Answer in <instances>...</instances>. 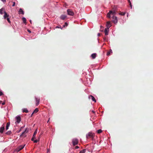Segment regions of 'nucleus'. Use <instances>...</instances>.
I'll return each mask as SVG.
<instances>
[{
	"mask_svg": "<svg viewBox=\"0 0 153 153\" xmlns=\"http://www.w3.org/2000/svg\"><path fill=\"white\" fill-rule=\"evenodd\" d=\"M38 140L36 139V140H34L33 142L34 143H37L38 142Z\"/></svg>",
	"mask_w": 153,
	"mask_h": 153,
	"instance_id": "nucleus-32",
	"label": "nucleus"
},
{
	"mask_svg": "<svg viewBox=\"0 0 153 153\" xmlns=\"http://www.w3.org/2000/svg\"><path fill=\"white\" fill-rule=\"evenodd\" d=\"M4 10V9L3 8H2L0 9V14H3V11Z\"/></svg>",
	"mask_w": 153,
	"mask_h": 153,
	"instance_id": "nucleus-23",
	"label": "nucleus"
},
{
	"mask_svg": "<svg viewBox=\"0 0 153 153\" xmlns=\"http://www.w3.org/2000/svg\"><path fill=\"white\" fill-rule=\"evenodd\" d=\"M128 2L129 3H131V1L130 0H127Z\"/></svg>",
	"mask_w": 153,
	"mask_h": 153,
	"instance_id": "nucleus-38",
	"label": "nucleus"
},
{
	"mask_svg": "<svg viewBox=\"0 0 153 153\" xmlns=\"http://www.w3.org/2000/svg\"><path fill=\"white\" fill-rule=\"evenodd\" d=\"M94 135L95 134L94 133L90 132L86 134V137L87 139H88L89 137L93 138Z\"/></svg>",
	"mask_w": 153,
	"mask_h": 153,
	"instance_id": "nucleus-1",
	"label": "nucleus"
},
{
	"mask_svg": "<svg viewBox=\"0 0 153 153\" xmlns=\"http://www.w3.org/2000/svg\"><path fill=\"white\" fill-rule=\"evenodd\" d=\"M129 5L131 7V9H132V4H131V2L130 3H129Z\"/></svg>",
	"mask_w": 153,
	"mask_h": 153,
	"instance_id": "nucleus-35",
	"label": "nucleus"
},
{
	"mask_svg": "<svg viewBox=\"0 0 153 153\" xmlns=\"http://www.w3.org/2000/svg\"><path fill=\"white\" fill-rule=\"evenodd\" d=\"M112 22H114V24H116L118 22V20L117 19V17L116 16H113L112 17Z\"/></svg>",
	"mask_w": 153,
	"mask_h": 153,
	"instance_id": "nucleus-7",
	"label": "nucleus"
},
{
	"mask_svg": "<svg viewBox=\"0 0 153 153\" xmlns=\"http://www.w3.org/2000/svg\"><path fill=\"white\" fill-rule=\"evenodd\" d=\"M39 111V109L37 108H36L33 111L34 113H37Z\"/></svg>",
	"mask_w": 153,
	"mask_h": 153,
	"instance_id": "nucleus-24",
	"label": "nucleus"
},
{
	"mask_svg": "<svg viewBox=\"0 0 153 153\" xmlns=\"http://www.w3.org/2000/svg\"><path fill=\"white\" fill-rule=\"evenodd\" d=\"M79 148V147L78 146H76L75 147V148L76 149H78Z\"/></svg>",
	"mask_w": 153,
	"mask_h": 153,
	"instance_id": "nucleus-42",
	"label": "nucleus"
},
{
	"mask_svg": "<svg viewBox=\"0 0 153 153\" xmlns=\"http://www.w3.org/2000/svg\"><path fill=\"white\" fill-rule=\"evenodd\" d=\"M67 14L70 16H73L74 15V13L72 10L70 9H68L67 10Z\"/></svg>",
	"mask_w": 153,
	"mask_h": 153,
	"instance_id": "nucleus-5",
	"label": "nucleus"
},
{
	"mask_svg": "<svg viewBox=\"0 0 153 153\" xmlns=\"http://www.w3.org/2000/svg\"><path fill=\"white\" fill-rule=\"evenodd\" d=\"M4 3L6 2V0H1Z\"/></svg>",
	"mask_w": 153,
	"mask_h": 153,
	"instance_id": "nucleus-37",
	"label": "nucleus"
},
{
	"mask_svg": "<svg viewBox=\"0 0 153 153\" xmlns=\"http://www.w3.org/2000/svg\"><path fill=\"white\" fill-rule=\"evenodd\" d=\"M101 29L102 28H103V27L102 26H100Z\"/></svg>",
	"mask_w": 153,
	"mask_h": 153,
	"instance_id": "nucleus-47",
	"label": "nucleus"
},
{
	"mask_svg": "<svg viewBox=\"0 0 153 153\" xmlns=\"http://www.w3.org/2000/svg\"><path fill=\"white\" fill-rule=\"evenodd\" d=\"M128 16V13H127V16Z\"/></svg>",
	"mask_w": 153,
	"mask_h": 153,
	"instance_id": "nucleus-52",
	"label": "nucleus"
},
{
	"mask_svg": "<svg viewBox=\"0 0 153 153\" xmlns=\"http://www.w3.org/2000/svg\"><path fill=\"white\" fill-rule=\"evenodd\" d=\"M102 131L101 129H98L97 131V132L98 134H100L102 132Z\"/></svg>",
	"mask_w": 153,
	"mask_h": 153,
	"instance_id": "nucleus-26",
	"label": "nucleus"
},
{
	"mask_svg": "<svg viewBox=\"0 0 153 153\" xmlns=\"http://www.w3.org/2000/svg\"><path fill=\"white\" fill-rule=\"evenodd\" d=\"M109 28L107 27H106L105 29L104 32L105 35H108L109 32Z\"/></svg>",
	"mask_w": 153,
	"mask_h": 153,
	"instance_id": "nucleus-11",
	"label": "nucleus"
},
{
	"mask_svg": "<svg viewBox=\"0 0 153 153\" xmlns=\"http://www.w3.org/2000/svg\"><path fill=\"white\" fill-rule=\"evenodd\" d=\"M5 104V103L4 102H2L1 104L2 105H4Z\"/></svg>",
	"mask_w": 153,
	"mask_h": 153,
	"instance_id": "nucleus-44",
	"label": "nucleus"
},
{
	"mask_svg": "<svg viewBox=\"0 0 153 153\" xmlns=\"http://www.w3.org/2000/svg\"><path fill=\"white\" fill-rule=\"evenodd\" d=\"M103 39H104V41H106V38H105V37H104V38H103Z\"/></svg>",
	"mask_w": 153,
	"mask_h": 153,
	"instance_id": "nucleus-41",
	"label": "nucleus"
},
{
	"mask_svg": "<svg viewBox=\"0 0 153 153\" xmlns=\"http://www.w3.org/2000/svg\"><path fill=\"white\" fill-rule=\"evenodd\" d=\"M35 138H34V137H32V138L31 139V140L33 141H34V139Z\"/></svg>",
	"mask_w": 153,
	"mask_h": 153,
	"instance_id": "nucleus-33",
	"label": "nucleus"
},
{
	"mask_svg": "<svg viewBox=\"0 0 153 153\" xmlns=\"http://www.w3.org/2000/svg\"><path fill=\"white\" fill-rule=\"evenodd\" d=\"M15 118L16 120V124H19L20 123L21 120V117L19 116V115H18Z\"/></svg>",
	"mask_w": 153,
	"mask_h": 153,
	"instance_id": "nucleus-3",
	"label": "nucleus"
},
{
	"mask_svg": "<svg viewBox=\"0 0 153 153\" xmlns=\"http://www.w3.org/2000/svg\"><path fill=\"white\" fill-rule=\"evenodd\" d=\"M2 101H0V103H1Z\"/></svg>",
	"mask_w": 153,
	"mask_h": 153,
	"instance_id": "nucleus-50",
	"label": "nucleus"
},
{
	"mask_svg": "<svg viewBox=\"0 0 153 153\" xmlns=\"http://www.w3.org/2000/svg\"><path fill=\"white\" fill-rule=\"evenodd\" d=\"M92 112L94 114H95V112L94 110H92Z\"/></svg>",
	"mask_w": 153,
	"mask_h": 153,
	"instance_id": "nucleus-43",
	"label": "nucleus"
},
{
	"mask_svg": "<svg viewBox=\"0 0 153 153\" xmlns=\"http://www.w3.org/2000/svg\"><path fill=\"white\" fill-rule=\"evenodd\" d=\"M3 94V93L1 91H0V96Z\"/></svg>",
	"mask_w": 153,
	"mask_h": 153,
	"instance_id": "nucleus-36",
	"label": "nucleus"
},
{
	"mask_svg": "<svg viewBox=\"0 0 153 153\" xmlns=\"http://www.w3.org/2000/svg\"><path fill=\"white\" fill-rule=\"evenodd\" d=\"M4 130V126L1 127L0 128V132L2 133Z\"/></svg>",
	"mask_w": 153,
	"mask_h": 153,
	"instance_id": "nucleus-16",
	"label": "nucleus"
},
{
	"mask_svg": "<svg viewBox=\"0 0 153 153\" xmlns=\"http://www.w3.org/2000/svg\"><path fill=\"white\" fill-rule=\"evenodd\" d=\"M126 14L125 12H123L122 13H119V14L120 15H121V16H124Z\"/></svg>",
	"mask_w": 153,
	"mask_h": 153,
	"instance_id": "nucleus-27",
	"label": "nucleus"
},
{
	"mask_svg": "<svg viewBox=\"0 0 153 153\" xmlns=\"http://www.w3.org/2000/svg\"><path fill=\"white\" fill-rule=\"evenodd\" d=\"M88 98L90 99H91L93 101L96 102V100L94 98V97L92 95H90L88 96Z\"/></svg>",
	"mask_w": 153,
	"mask_h": 153,
	"instance_id": "nucleus-9",
	"label": "nucleus"
},
{
	"mask_svg": "<svg viewBox=\"0 0 153 153\" xmlns=\"http://www.w3.org/2000/svg\"><path fill=\"white\" fill-rule=\"evenodd\" d=\"M34 113L33 112H32V114H31V115H30V117H32V116H33V114Z\"/></svg>",
	"mask_w": 153,
	"mask_h": 153,
	"instance_id": "nucleus-40",
	"label": "nucleus"
},
{
	"mask_svg": "<svg viewBox=\"0 0 153 153\" xmlns=\"http://www.w3.org/2000/svg\"><path fill=\"white\" fill-rule=\"evenodd\" d=\"M30 23L31 24V23H32V21H31V20H30Z\"/></svg>",
	"mask_w": 153,
	"mask_h": 153,
	"instance_id": "nucleus-48",
	"label": "nucleus"
},
{
	"mask_svg": "<svg viewBox=\"0 0 153 153\" xmlns=\"http://www.w3.org/2000/svg\"><path fill=\"white\" fill-rule=\"evenodd\" d=\"M35 100L36 101V105L37 106L39 105V103L40 99V98H37L36 97H35Z\"/></svg>",
	"mask_w": 153,
	"mask_h": 153,
	"instance_id": "nucleus-8",
	"label": "nucleus"
},
{
	"mask_svg": "<svg viewBox=\"0 0 153 153\" xmlns=\"http://www.w3.org/2000/svg\"><path fill=\"white\" fill-rule=\"evenodd\" d=\"M20 130H21L20 129V130L18 132H20Z\"/></svg>",
	"mask_w": 153,
	"mask_h": 153,
	"instance_id": "nucleus-53",
	"label": "nucleus"
},
{
	"mask_svg": "<svg viewBox=\"0 0 153 153\" xmlns=\"http://www.w3.org/2000/svg\"><path fill=\"white\" fill-rule=\"evenodd\" d=\"M106 27L109 28L111 26V22L110 21H108L107 22L106 24Z\"/></svg>",
	"mask_w": 153,
	"mask_h": 153,
	"instance_id": "nucleus-10",
	"label": "nucleus"
},
{
	"mask_svg": "<svg viewBox=\"0 0 153 153\" xmlns=\"http://www.w3.org/2000/svg\"><path fill=\"white\" fill-rule=\"evenodd\" d=\"M72 141L73 146H75L77 145L78 143V139L76 138L73 139Z\"/></svg>",
	"mask_w": 153,
	"mask_h": 153,
	"instance_id": "nucleus-6",
	"label": "nucleus"
},
{
	"mask_svg": "<svg viewBox=\"0 0 153 153\" xmlns=\"http://www.w3.org/2000/svg\"><path fill=\"white\" fill-rule=\"evenodd\" d=\"M11 133V131H9L7 132L6 134L7 135H10Z\"/></svg>",
	"mask_w": 153,
	"mask_h": 153,
	"instance_id": "nucleus-29",
	"label": "nucleus"
},
{
	"mask_svg": "<svg viewBox=\"0 0 153 153\" xmlns=\"http://www.w3.org/2000/svg\"><path fill=\"white\" fill-rule=\"evenodd\" d=\"M24 126H23V127H21V128H23L24 127Z\"/></svg>",
	"mask_w": 153,
	"mask_h": 153,
	"instance_id": "nucleus-49",
	"label": "nucleus"
},
{
	"mask_svg": "<svg viewBox=\"0 0 153 153\" xmlns=\"http://www.w3.org/2000/svg\"><path fill=\"white\" fill-rule=\"evenodd\" d=\"M7 22L9 23H10L11 22L10 20V18H8V17H7Z\"/></svg>",
	"mask_w": 153,
	"mask_h": 153,
	"instance_id": "nucleus-30",
	"label": "nucleus"
},
{
	"mask_svg": "<svg viewBox=\"0 0 153 153\" xmlns=\"http://www.w3.org/2000/svg\"><path fill=\"white\" fill-rule=\"evenodd\" d=\"M50 150L49 149H48V152H49V151Z\"/></svg>",
	"mask_w": 153,
	"mask_h": 153,
	"instance_id": "nucleus-51",
	"label": "nucleus"
},
{
	"mask_svg": "<svg viewBox=\"0 0 153 153\" xmlns=\"http://www.w3.org/2000/svg\"><path fill=\"white\" fill-rule=\"evenodd\" d=\"M50 119V118H49L48 120V121H47V123H48V122H49V121Z\"/></svg>",
	"mask_w": 153,
	"mask_h": 153,
	"instance_id": "nucleus-46",
	"label": "nucleus"
},
{
	"mask_svg": "<svg viewBox=\"0 0 153 153\" xmlns=\"http://www.w3.org/2000/svg\"><path fill=\"white\" fill-rule=\"evenodd\" d=\"M4 19H6V18L8 17L9 16V15L7 14V13L6 12V11H4Z\"/></svg>",
	"mask_w": 153,
	"mask_h": 153,
	"instance_id": "nucleus-14",
	"label": "nucleus"
},
{
	"mask_svg": "<svg viewBox=\"0 0 153 153\" xmlns=\"http://www.w3.org/2000/svg\"><path fill=\"white\" fill-rule=\"evenodd\" d=\"M25 146V145H20L16 148V151L17 152H19L24 148Z\"/></svg>",
	"mask_w": 153,
	"mask_h": 153,
	"instance_id": "nucleus-4",
	"label": "nucleus"
},
{
	"mask_svg": "<svg viewBox=\"0 0 153 153\" xmlns=\"http://www.w3.org/2000/svg\"><path fill=\"white\" fill-rule=\"evenodd\" d=\"M96 53H93L91 55V56L93 59H94L96 58Z\"/></svg>",
	"mask_w": 153,
	"mask_h": 153,
	"instance_id": "nucleus-18",
	"label": "nucleus"
},
{
	"mask_svg": "<svg viewBox=\"0 0 153 153\" xmlns=\"http://www.w3.org/2000/svg\"><path fill=\"white\" fill-rule=\"evenodd\" d=\"M15 4H16L15 2H13V5H12V6H13V7L14 6H15Z\"/></svg>",
	"mask_w": 153,
	"mask_h": 153,
	"instance_id": "nucleus-34",
	"label": "nucleus"
},
{
	"mask_svg": "<svg viewBox=\"0 0 153 153\" xmlns=\"http://www.w3.org/2000/svg\"><path fill=\"white\" fill-rule=\"evenodd\" d=\"M23 22L25 24H26V19L25 17H23L22 19Z\"/></svg>",
	"mask_w": 153,
	"mask_h": 153,
	"instance_id": "nucleus-19",
	"label": "nucleus"
},
{
	"mask_svg": "<svg viewBox=\"0 0 153 153\" xmlns=\"http://www.w3.org/2000/svg\"><path fill=\"white\" fill-rule=\"evenodd\" d=\"M66 17L67 16L66 15H62L60 16V18L61 19L64 20Z\"/></svg>",
	"mask_w": 153,
	"mask_h": 153,
	"instance_id": "nucleus-13",
	"label": "nucleus"
},
{
	"mask_svg": "<svg viewBox=\"0 0 153 153\" xmlns=\"http://www.w3.org/2000/svg\"><path fill=\"white\" fill-rule=\"evenodd\" d=\"M112 53V51L111 49H110L109 51H108L107 52V56H109L111 54V53Z\"/></svg>",
	"mask_w": 153,
	"mask_h": 153,
	"instance_id": "nucleus-22",
	"label": "nucleus"
},
{
	"mask_svg": "<svg viewBox=\"0 0 153 153\" xmlns=\"http://www.w3.org/2000/svg\"><path fill=\"white\" fill-rule=\"evenodd\" d=\"M27 31L28 32H29L30 33H31V32L30 31V30L29 29H28L27 30Z\"/></svg>",
	"mask_w": 153,
	"mask_h": 153,
	"instance_id": "nucleus-39",
	"label": "nucleus"
},
{
	"mask_svg": "<svg viewBox=\"0 0 153 153\" xmlns=\"http://www.w3.org/2000/svg\"><path fill=\"white\" fill-rule=\"evenodd\" d=\"M37 129H36L35 131H34V133L33 135V137H34V138H36V134H37Z\"/></svg>",
	"mask_w": 153,
	"mask_h": 153,
	"instance_id": "nucleus-21",
	"label": "nucleus"
},
{
	"mask_svg": "<svg viewBox=\"0 0 153 153\" xmlns=\"http://www.w3.org/2000/svg\"><path fill=\"white\" fill-rule=\"evenodd\" d=\"M116 14V12L115 10H110L109 12L107 13V17L110 18L111 17V15L114 16Z\"/></svg>",
	"mask_w": 153,
	"mask_h": 153,
	"instance_id": "nucleus-2",
	"label": "nucleus"
},
{
	"mask_svg": "<svg viewBox=\"0 0 153 153\" xmlns=\"http://www.w3.org/2000/svg\"><path fill=\"white\" fill-rule=\"evenodd\" d=\"M10 122L7 123L6 127V130H7L8 129L9 127L10 126Z\"/></svg>",
	"mask_w": 153,
	"mask_h": 153,
	"instance_id": "nucleus-17",
	"label": "nucleus"
},
{
	"mask_svg": "<svg viewBox=\"0 0 153 153\" xmlns=\"http://www.w3.org/2000/svg\"><path fill=\"white\" fill-rule=\"evenodd\" d=\"M27 128H26V129L25 130V131H23L22 133L20 135V137H22L23 136L24 134L25 133V132H26V133H27L28 132V130L27 131Z\"/></svg>",
	"mask_w": 153,
	"mask_h": 153,
	"instance_id": "nucleus-20",
	"label": "nucleus"
},
{
	"mask_svg": "<svg viewBox=\"0 0 153 153\" xmlns=\"http://www.w3.org/2000/svg\"><path fill=\"white\" fill-rule=\"evenodd\" d=\"M56 28H61V29H62L63 28V27H62L61 26H56Z\"/></svg>",
	"mask_w": 153,
	"mask_h": 153,
	"instance_id": "nucleus-31",
	"label": "nucleus"
},
{
	"mask_svg": "<svg viewBox=\"0 0 153 153\" xmlns=\"http://www.w3.org/2000/svg\"><path fill=\"white\" fill-rule=\"evenodd\" d=\"M86 151V149H84L80 151L79 153H85Z\"/></svg>",
	"mask_w": 153,
	"mask_h": 153,
	"instance_id": "nucleus-28",
	"label": "nucleus"
},
{
	"mask_svg": "<svg viewBox=\"0 0 153 153\" xmlns=\"http://www.w3.org/2000/svg\"><path fill=\"white\" fill-rule=\"evenodd\" d=\"M91 152H92V150L91 151Z\"/></svg>",
	"mask_w": 153,
	"mask_h": 153,
	"instance_id": "nucleus-55",
	"label": "nucleus"
},
{
	"mask_svg": "<svg viewBox=\"0 0 153 153\" xmlns=\"http://www.w3.org/2000/svg\"><path fill=\"white\" fill-rule=\"evenodd\" d=\"M100 35V34L99 33H98L97 34V36H99Z\"/></svg>",
	"mask_w": 153,
	"mask_h": 153,
	"instance_id": "nucleus-45",
	"label": "nucleus"
},
{
	"mask_svg": "<svg viewBox=\"0 0 153 153\" xmlns=\"http://www.w3.org/2000/svg\"><path fill=\"white\" fill-rule=\"evenodd\" d=\"M18 12H19V14H22V15H24V11L21 8H20Z\"/></svg>",
	"mask_w": 153,
	"mask_h": 153,
	"instance_id": "nucleus-12",
	"label": "nucleus"
},
{
	"mask_svg": "<svg viewBox=\"0 0 153 153\" xmlns=\"http://www.w3.org/2000/svg\"><path fill=\"white\" fill-rule=\"evenodd\" d=\"M22 112L27 113L28 112V110L27 108H23L22 109Z\"/></svg>",
	"mask_w": 153,
	"mask_h": 153,
	"instance_id": "nucleus-15",
	"label": "nucleus"
},
{
	"mask_svg": "<svg viewBox=\"0 0 153 153\" xmlns=\"http://www.w3.org/2000/svg\"><path fill=\"white\" fill-rule=\"evenodd\" d=\"M68 23H67V22H65L64 24L63 25V27H67L68 26Z\"/></svg>",
	"mask_w": 153,
	"mask_h": 153,
	"instance_id": "nucleus-25",
	"label": "nucleus"
},
{
	"mask_svg": "<svg viewBox=\"0 0 153 153\" xmlns=\"http://www.w3.org/2000/svg\"><path fill=\"white\" fill-rule=\"evenodd\" d=\"M88 151L89 152H90L89 150H88Z\"/></svg>",
	"mask_w": 153,
	"mask_h": 153,
	"instance_id": "nucleus-54",
	"label": "nucleus"
}]
</instances>
